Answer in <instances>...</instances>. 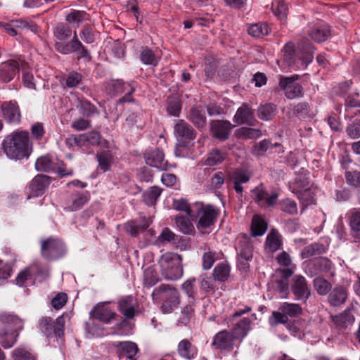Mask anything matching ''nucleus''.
Returning <instances> with one entry per match:
<instances>
[{"mask_svg": "<svg viewBox=\"0 0 360 360\" xmlns=\"http://www.w3.org/2000/svg\"><path fill=\"white\" fill-rule=\"evenodd\" d=\"M7 157L12 160L28 158L32 150L29 134L26 131L15 130L6 136L2 143Z\"/></svg>", "mask_w": 360, "mask_h": 360, "instance_id": "1", "label": "nucleus"}, {"mask_svg": "<svg viewBox=\"0 0 360 360\" xmlns=\"http://www.w3.org/2000/svg\"><path fill=\"white\" fill-rule=\"evenodd\" d=\"M314 48L310 43L303 41L295 49L293 44L288 43L283 49V62L294 70L307 67L313 58Z\"/></svg>", "mask_w": 360, "mask_h": 360, "instance_id": "2", "label": "nucleus"}, {"mask_svg": "<svg viewBox=\"0 0 360 360\" xmlns=\"http://www.w3.org/2000/svg\"><path fill=\"white\" fill-rule=\"evenodd\" d=\"M1 321L4 323L0 331V344L6 349L11 348L16 342L18 331L22 328V321L15 315L1 314Z\"/></svg>", "mask_w": 360, "mask_h": 360, "instance_id": "3", "label": "nucleus"}, {"mask_svg": "<svg viewBox=\"0 0 360 360\" xmlns=\"http://www.w3.org/2000/svg\"><path fill=\"white\" fill-rule=\"evenodd\" d=\"M182 259L180 255L173 252L163 254L159 264L163 276L167 280H176L183 276Z\"/></svg>", "mask_w": 360, "mask_h": 360, "instance_id": "4", "label": "nucleus"}, {"mask_svg": "<svg viewBox=\"0 0 360 360\" xmlns=\"http://www.w3.org/2000/svg\"><path fill=\"white\" fill-rule=\"evenodd\" d=\"M159 296L165 299L161 306V310L165 314L172 312L180 303L179 293L172 285L162 284L155 288L152 293L153 299L156 300Z\"/></svg>", "mask_w": 360, "mask_h": 360, "instance_id": "5", "label": "nucleus"}, {"mask_svg": "<svg viewBox=\"0 0 360 360\" xmlns=\"http://www.w3.org/2000/svg\"><path fill=\"white\" fill-rule=\"evenodd\" d=\"M302 312V309L300 304L295 303L283 302L278 311L272 312L269 318V323L271 326H276L278 324H286L289 318H295L299 316Z\"/></svg>", "mask_w": 360, "mask_h": 360, "instance_id": "6", "label": "nucleus"}, {"mask_svg": "<svg viewBox=\"0 0 360 360\" xmlns=\"http://www.w3.org/2000/svg\"><path fill=\"white\" fill-rule=\"evenodd\" d=\"M194 207L198 218L196 225L198 229L202 233H210L211 227L217 217L218 211L213 206L204 205L200 203H196Z\"/></svg>", "mask_w": 360, "mask_h": 360, "instance_id": "7", "label": "nucleus"}, {"mask_svg": "<svg viewBox=\"0 0 360 360\" xmlns=\"http://www.w3.org/2000/svg\"><path fill=\"white\" fill-rule=\"evenodd\" d=\"M238 250V267L240 270L247 271L249 269L248 261L252 257V246L250 238L247 236L238 238L236 246Z\"/></svg>", "mask_w": 360, "mask_h": 360, "instance_id": "8", "label": "nucleus"}, {"mask_svg": "<svg viewBox=\"0 0 360 360\" xmlns=\"http://www.w3.org/2000/svg\"><path fill=\"white\" fill-rule=\"evenodd\" d=\"M298 78L297 75L291 77L280 76L278 86L288 98L294 99L302 96V86L296 82Z\"/></svg>", "mask_w": 360, "mask_h": 360, "instance_id": "9", "label": "nucleus"}, {"mask_svg": "<svg viewBox=\"0 0 360 360\" xmlns=\"http://www.w3.org/2000/svg\"><path fill=\"white\" fill-rule=\"evenodd\" d=\"M41 254L47 259H57L65 252L64 244L59 240L49 238L41 242Z\"/></svg>", "mask_w": 360, "mask_h": 360, "instance_id": "10", "label": "nucleus"}, {"mask_svg": "<svg viewBox=\"0 0 360 360\" xmlns=\"http://www.w3.org/2000/svg\"><path fill=\"white\" fill-rule=\"evenodd\" d=\"M1 112L3 118L7 123L18 124L20 122V110L15 101L3 102L1 104Z\"/></svg>", "mask_w": 360, "mask_h": 360, "instance_id": "11", "label": "nucleus"}, {"mask_svg": "<svg viewBox=\"0 0 360 360\" xmlns=\"http://www.w3.org/2000/svg\"><path fill=\"white\" fill-rule=\"evenodd\" d=\"M252 193V198L261 207L274 206L278 198L276 192L269 193L262 185L253 189Z\"/></svg>", "mask_w": 360, "mask_h": 360, "instance_id": "12", "label": "nucleus"}, {"mask_svg": "<svg viewBox=\"0 0 360 360\" xmlns=\"http://www.w3.org/2000/svg\"><path fill=\"white\" fill-rule=\"evenodd\" d=\"M291 290L297 300H306L311 295V290L307 280L302 275H295L292 278Z\"/></svg>", "mask_w": 360, "mask_h": 360, "instance_id": "13", "label": "nucleus"}, {"mask_svg": "<svg viewBox=\"0 0 360 360\" xmlns=\"http://www.w3.org/2000/svg\"><path fill=\"white\" fill-rule=\"evenodd\" d=\"M90 316L93 319L108 323L115 318V312L108 303H100L90 311Z\"/></svg>", "mask_w": 360, "mask_h": 360, "instance_id": "14", "label": "nucleus"}, {"mask_svg": "<svg viewBox=\"0 0 360 360\" xmlns=\"http://www.w3.org/2000/svg\"><path fill=\"white\" fill-rule=\"evenodd\" d=\"M50 184V179L48 176L44 174L37 175L30 182L29 188L30 195L27 198L32 196L37 197L42 195Z\"/></svg>", "mask_w": 360, "mask_h": 360, "instance_id": "15", "label": "nucleus"}, {"mask_svg": "<svg viewBox=\"0 0 360 360\" xmlns=\"http://www.w3.org/2000/svg\"><path fill=\"white\" fill-rule=\"evenodd\" d=\"M146 162L148 165L160 170L169 169V165L167 161L165 160L164 153L159 149H154L147 153L146 155Z\"/></svg>", "mask_w": 360, "mask_h": 360, "instance_id": "16", "label": "nucleus"}, {"mask_svg": "<svg viewBox=\"0 0 360 360\" xmlns=\"http://www.w3.org/2000/svg\"><path fill=\"white\" fill-rule=\"evenodd\" d=\"M23 68L21 61H8L0 67V79L8 82L18 72L20 68Z\"/></svg>", "mask_w": 360, "mask_h": 360, "instance_id": "17", "label": "nucleus"}, {"mask_svg": "<svg viewBox=\"0 0 360 360\" xmlns=\"http://www.w3.org/2000/svg\"><path fill=\"white\" fill-rule=\"evenodd\" d=\"M276 261L280 266L285 267L280 270L282 276L289 278L295 273L296 265L292 263V258L288 252L283 251L279 253L276 257Z\"/></svg>", "mask_w": 360, "mask_h": 360, "instance_id": "18", "label": "nucleus"}, {"mask_svg": "<svg viewBox=\"0 0 360 360\" xmlns=\"http://www.w3.org/2000/svg\"><path fill=\"white\" fill-rule=\"evenodd\" d=\"M235 339L233 333L222 330L215 335L212 345L219 349H228L232 347Z\"/></svg>", "mask_w": 360, "mask_h": 360, "instance_id": "19", "label": "nucleus"}, {"mask_svg": "<svg viewBox=\"0 0 360 360\" xmlns=\"http://www.w3.org/2000/svg\"><path fill=\"white\" fill-rule=\"evenodd\" d=\"M174 134L182 141L193 140L195 137V134L192 127L183 120H178L175 124Z\"/></svg>", "mask_w": 360, "mask_h": 360, "instance_id": "20", "label": "nucleus"}, {"mask_svg": "<svg viewBox=\"0 0 360 360\" xmlns=\"http://www.w3.org/2000/svg\"><path fill=\"white\" fill-rule=\"evenodd\" d=\"M232 125L229 121L216 120L212 124V130L214 137L220 140L229 138Z\"/></svg>", "mask_w": 360, "mask_h": 360, "instance_id": "21", "label": "nucleus"}, {"mask_svg": "<svg viewBox=\"0 0 360 360\" xmlns=\"http://www.w3.org/2000/svg\"><path fill=\"white\" fill-rule=\"evenodd\" d=\"M136 304V300L133 296H127L120 300L118 307L126 318L132 319L137 313L135 309Z\"/></svg>", "mask_w": 360, "mask_h": 360, "instance_id": "22", "label": "nucleus"}, {"mask_svg": "<svg viewBox=\"0 0 360 360\" xmlns=\"http://www.w3.org/2000/svg\"><path fill=\"white\" fill-rule=\"evenodd\" d=\"M120 355L132 359L137 354L139 349L135 342L131 341L118 342L114 343Z\"/></svg>", "mask_w": 360, "mask_h": 360, "instance_id": "23", "label": "nucleus"}, {"mask_svg": "<svg viewBox=\"0 0 360 360\" xmlns=\"http://www.w3.org/2000/svg\"><path fill=\"white\" fill-rule=\"evenodd\" d=\"M89 200V194L87 192L74 193L70 197L67 209L70 211H75L81 208Z\"/></svg>", "mask_w": 360, "mask_h": 360, "instance_id": "24", "label": "nucleus"}, {"mask_svg": "<svg viewBox=\"0 0 360 360\" xmlns=\"http://www.w3.org/2000/svg\"><path fill=\"white\" fill-rule=\"evenodd\" d=\"M151 221L150 219L146 217L141 219L140 221H131L125 224V230L132 236H136L139 233L146 230Z\"/></svg>", "mask_w": 360, "mask_h": 360, "instance_id": "25", "label": "nucleus"}, {"mask_svg": "<svg viewBox=\"0 0 360 360\" xmlns=\"http://www.w3.org/2000/svg\"><path fill=\"white\" fill-rule=\"evenodd\" d=\"M230 179L233 184V188L236 192L241 194L243 191V188L241 184L249 181L250 174L246 171L236 169L230 174Z\"/></svg>", "mask_w": 360, "mask_h": 360, "instance_id": "26", "label": "nucleus"}, {"mask_svg": "<svg viewBox=\"0 0 360 360\" xmlns=\"http://www.w3.org/2000/svg\"><path fill=\"white\" fill-rule=\"evenodd\" d=\"M347 298V292L345 287L338 285L334 288L328 295V302L336 307L345 303Z\"/></svg>", "mask_w": 360, "mask_h": 360, "instance_id": "27", "label": "nucleus"}, {"mask_svg": "<svg viewBox=\"0 0 360 360\" xmlns=\"http://www.w3.org/2000/svg\"><path fill=\"white\" fill-rule=\"evenodd\" d=\"M253 120V111L245 104L237 110L233 117V121L238 124H251Z\"/></svg>", "mask_w": 360, "mask_h": 360, "instance_id": "28", "label": "nucleus"}, {"mask_svg": "<svg viewBox=\"0 0 360 360\" xmlns=\"http://www.w3.org/2000/svg\"><path fill=\"white\" fill-rule=\"evenodd\" d=\"M282 245V237L278 231L272 229L266 236L265 249L269 252L278 250Z\"/></svg>", "mask_w": 360, "mask_h": 360, "instance_id": "29", "label": "nucleus"}, {"mask_svg": "<svg viewBox=\"0 0 360 360\" xmlns=\"http://www.w3.org/2000/svg\"><path fill=\"white\" fill-rule=\"evenodd\" d=\"M332 320L336 326L341 328H346L353 324L354 317L349 310H345L338 315L333 316Z\"/></svg>", "mask_w": 360, "mask_h": 360, "instance_id": "30", "label": "nucleus"}, {"mask_svg": "<svg viewBox=\"0 0 360 360\" xmlns=\"http://www.w3.org/2000/svg\"><path fill=\"white\" fill-rule=\"evenodd\" d=\"M267 229V224L260 216L253 217L251 223V235L254 237L264 235Z\"/></svg>", "mask_w": 360, "mask_h": 360, "instance_id": "31", "label": "nucleus"}, {"mask_svg": "<svg viewBox=\"0 0 360 360\" xmlns=\"http://www.w3.org/2000/svg\"><path fill=\"white\" fill-rule=\"evenodd\" d=\"M178 352L181 356L191 359L196 355L197 350L188 340H183L179 343Z\"/></svg>", "mask_w": 360, "mask_h": 360, "instance_id": "32", "label": "nucleus"}, {"mask_svg": "<svg viewBox=\"0 0 360 360\" xmlns=\"http://www.w3.org/2000/svg\"><path fill=\"white\" fill-rule=\"evenodd\" d=\"M250 329V320L244 318L238 322L233 328V334L236 339L242 340Z\"/></svg>", "mask_w": 360, "mask_h": 360, "instance_id": "33", "label": "nucleus"}, {"mask_svg": "<svg viewBox=\"0 0 360 360\" xmlns=\"http://www.w3.org/2000/svg\"><path fill=\"white\" fill-rule=\"evenodd\" d=\"M309 34L314 41L318 43L323 42L328 38L330 29L327 25H321L312 28Z\"/></svg>", "mask_w": 360, "mask_h": 360, "instance_id": "34", "label": "nucleus"}, {"mask_svg": "<svg viewBox=\"0 0 360 360\" xmlns=\"http://www.w3.org/2000/svg\"><path fill=\"white\" fill-rule=\"evenodd\" d=\"M189 119L198 128L203 127L206 123L205 112L200 107H195L191 110Z\"/></svg>", "mask_w": 360, "mask_h": 360, "instance_id": "35", "label": "nucleus"}, {"mask_svg": "<svg viewBox=\"0 0 360 360\" xmlns=\"http://www.w3.org/2000/svg\"><path fill=\"white\" fill-rule=\"evenodd\" d=\"M191 217L177 215L175 218L176 226L184 234H191L194 231V226L190 219Z\"/></svg>", "mask_w": 360, "mask_h": 360, "instance_id": "36", "label": "nucleus"}, {"mask_svg": "<svg viewBox=\"0 0 360 360\" xmlns=\"http://www.w3.org/2000/svg\"><path fill=\"white\" fill-rule=\"evenodd\" d=\"M140 60L143 64L152 66H156L159 62V58L152 50L147 47L141 49Z\"/></svg>", "mask_w": 360, "mask_h": 360, "instance_id": "37", "label": "nucleus"}, {"mask_svg": "<svg viewBox=\"0 0 360 360\" xmlns=\"http://www.w3.org/2000/svg\"><path fill=\"white\" fill-rule=\"evenodd\" d=\"M161 192V189L158 186L150 187L143 194L144 202L148 205H155L158 198L160 197Z\"/></svg>", "mask_w": 360, "mask_h": 360, "instance_id": "38", "label": "nucleus"}, {"mask_svg": "<svg viewBox=\"0 0 360 360\" xmlns=\"http://www.w3.org/2000/svg\"><path fill=\"white\" fill-rule=\"evenodd\" d=\"M276 113V107L271 103L261 105L257 110L258 117L265 121L270 120Z\"/></svg>", "mask_w": 360, "mask_h": 360, "instance_id": "39", "label": "nucleus"}, {"mask_svg": "<svg viewBox=\"0 0 360 360\" xmlns=\"http://www.w3.org/2000/svg\"><path fill=\"white\" fill-rule=\"evenodd\" d=\"M349 224L354 236L360 239V210L350 212Z\"/></svg>", "mask_w": 360, "mask_h": 360, "instance_id": "40", "label": "nucleus"}, {"mask_svg": "<svg viewBox=\"0 0 360 360\" xmlns=\"http://www.w3.org/2000/svg\"><path fill=\"white\" fill-rule=\"evenodd\" d=\"M229 266L226 263L221 262L218 264L214 269L213 276L215 280L224 281L229 278Z\"/></svg>", "mask_w": 360, "mask_h": 360, "instance_id": "41", "label": "nucleus"}, {"mask_svg": "<svg viewBox=\"0 0 360 360\" xmlns=\"http://www.w3.org/2000/svg\"><path fill=\"white\" fill-rule=\"evenodd\" d=\"M236 136L240 139H256L262 136V132L257 129L241 127L236 131Z\"/></svg>", "mask_w": 360, "mask_h": 360, "instance_id": "42", "label": "nucleus"}, {"mask_svg": "<svg viewBox=\"0 0 360 360\" xmlns=\"http://www.w3.org/2000/svg\"><path fill=\"white\" fill-rule=\"evenodd\" d=\"M172 207L174 210L184 212L187 216L193 217L194 212V206L191 207L184 198L174 199L173 200Z\"/></svg>", "mask_w": 360, "mask_h": 360, "instance_id": "43", "label": "nucleus"}, {"mask_svg": "<svg viewBox=\"0 0 360 360\" xmlns=\"http://www.w3.org/2000/svg\"><path fill=\"white\" fill-rule=\"evenodd\" d=\"M195 278H190L186 280L181 285L182 290L187 295L190 303H195V300L196 289L195 288Z\"/></svg>", "mask_w": 360, "mask_h": 360, "instance_id": "44", "label": "nucleus"}, {"mask_svg": "<svg viewBox=\"0 0 360 360\" xmlns=\"http://www.w3.org/2000/svg\"><path fill=\"white\" fill-rule=\"evenodd\" d=\"M86 13L81 11H74L65 17V20L73 27H79V24L85 20Z\"/></svg>", "mask_w": 360, "mask_h": 360, "instance_id": "45", "label": "nucleus"}, {"mask_svg": "<svg viewBox=\"0 0 360 360\" xmlns=\"http://www.w3.org/2000/svg\"><path fill=\"white\" fill-rule=\"evenodd\" d=\"M53 34L58 40L64 41L71 36L72 30L64 23H58L53 30Z\"/></svg>", "mask_w": 360, "mask_h": 360, "instance_id": "46", "label": "nucleus"}, {"mask_svg": "<svg viewBox=\"0 0 360 360\" xmlns=\"http://www.w3.org/2000/svg\"><path fill=\"white\" fill-rule=\"evenodd\" d=\"M313 283L315 290L321 295H326L331 289L330 283L321 277H316Z\"/></svg>", "mask_w": 360, "mask_h": 360, "instance_id": "47", "label": "nucleus"}, {"mask_svg": "<svg viewBox=\"0 0 360 360\" xmlns=\"http://www.w3.org/2000/svg\"><path fill=\"white\" fill-rule=\"evenodd\" d=\"M77 108L79 109L80 112L86 117L91 116L96 110V108L94 107V105H93L89 101L83 98H78Z\"/></svg>", "mask_w": 360, "mask_h": 360, "instance_id": "48", "label": "nucleus"}, {"mask_svg": "<svg viewBox=\"0 0 360 360\" xmlns=\"http://www.w3.org/2000/svg\"><path fill=\"white\" fill-rule=\"evenodd\" d=\"M248 33L252 37H260L269 34V27L265 23H255L249 27Z\"/></svg>", "mask_w": 360, "mask_h": 360, "instance_id": "49", "label": "nucleus"}, {"mask_svg": "<svg viewBox=\"0 0 360 360\" xmlns=\"http://www.w3.org/2000/svg\"><path fill=\"white\" fill-rule=\"evenodd\" d=\"M181 110V103L179 98L172 97L168 99L167 111L169 115L174 117H179Z\"/></svg>", "mask_w": 360, "mask_h": 360, "instance_id": "50", "label": "nucleus"}, {"mask_svg": "<svg viewBox=\"0 0 360 360\" xmlns=\"http://www.w3.org/2000/svg\"><path fill=\"white\" fill-rule=\"evenodd\" d=\"M35 168L37 171L49 172L53 169V162L49 156H41L37 160Z\"/></svg>", "mask_w": 360, "mask_h": 360, "instance_id": "51", "label": "nucleus"}, {"mask_svg": "<svg viewBox=\"0 0 360 360\" xmlns=\"http://www.w3.org/2000/svg\"><path fill=\"white\" fill-rule=\"evenodd\" d=\"M158 281V276L155 269L153 266L146 269L144 271L143 284L147 287L154 285Z\"/></svg>", "mask_w": 360, "mask_h": 360, "instance_id": "52", "label": "nucleus"}, {"mask_svg": "<svg viewBox=\"0 0 360 360\" xmlns=\"http://www.w3.org/2000/svg\"><path fill=\"white\" fill-rule=\"evenodd\" d=\"M224 158V153L218 150H213L209 153L205 163L208 166H215L221 163Z\"/></svg>", "mask_w": 360, "mask_h": 360, "instance_id": "53", "label": "nucleus"}, {"mask_svg": "<svg viewBox=\"0 0 360 360\" xmlns=\"http://www.w3.org/2000/svg\"><path fill=\"white\" fill-rule=\"evenodd\" d=\"M114 86L117 94L123 93L126 89H129L127 95L120 101L122 102H130L131 101L130 94L134 91V89L129 84H124L122 81L118 80L114 84Z\"/></svg>", "mask_w": 360, "mask_h": 360, "instance_id": "54", "label": "nucleus"}, {"mask_svg": "<svg viewBox=\"0 0 360 360\" xmlns=\"http://www.w3.org/2000/svg\"><path fill=\"white\" fill-rule=\"evenodd\" d=\"M345 176L346 182L349 186L353 188L360 187V171H347Z\"/></svg>", "mask_w": 360, "mask_h": 360, "instance_id": "55", "label": "nucleus"}, {"mask_svg": "<svg viewBox=\"0 0 360 360\" xmlns=\"http://www.w3.org/2000/svg\"><path fill=\"white\" fill-rule=\"evenodd\" d=\"M13 360H36V358L24 347L15 348L12 352Z\"/></svg>", "mask_w": 360, "mask_h": 360, "instance_id": "56", "label": "nucleus"}, {"mask_svg": "<svg viewBox=\"0 0 360 360\" xmlns=\"http://www.w3.org/2000/svg\"><path fill=\"white\" fill-rule=\"evenodd\" d=\"M98 161V168L103 172H106L110 169L112 162V156L110 153L103 152L97 155Z\"/></svg>", "mask_w": 360, "mask_h": 360, "instance_id": "57", "label": "nucleus"}, {"mask_svg": "<svg viewBox=\"0 0 360 360\" xmlns=\"http://www.w3.org/2000/svg\"><path fill=\"white\" fill-rule=\"evenodd\" d=\"M288 278L283 277L276 281V290L280 294V297L286 299L288 297Z\"/></svg>", "mask_w": 360, "mask_h": 360, "instance_id": "58", "label": "nucleus"}, {"mask_svg": "<svg viewBox=\"0 0 360 360\" xmlns=\"http://www.w3.org/2000/svg\"><path fill=\"white\" fill-rule=\"evenodd\" d=\"M271 9L274 15L279 19H283L287 15L288 7L284 1H277L272 4Z\"/></svg>", "mask_w": 360, "mask_h": 360, "instance_id": "59", "label": "nucleus"}, {"mask_svg": "<svg viewBox=\"0 0 360 360\" xmlns=\"http://www.w3.org/2000/svg\"><path fill=\"white\" fill-rule=\"evenodd\" d=\"M40 330L48 337L54 335L53 323L49 317H44L39 323Z\"/></svg>", "mask_w": 360, "mask_h": 360, "instance_id": "60", "label": "nucleus"}, {"mask_svg": "<svg viewBox=\"0 0 360 360\" xmlns=\"http://www.w3.org/2000/svg\"><path fill=\"white\" fill-rule=\"evenodd\" d=\"M281 210L283 212L290 214H294L297 212V207L296 202L289 198H285L280 202Z\"/></svg>", "mask_w": 360, "mask_h": 360, "instance_id": "61", "label": "nucleus"}, {"mask_svg": "<svg viewBox=\"0 0 360 360\" xmlns=\"http://www.w3.org/2000/svg\"><path fill=\"white\" fill-rule=\"evenodd\" d=\"M313 264L316 266V270L319 272L328 271L330 270L332 267L331 262L326 257H321L314 260Z\"/></svg>", "mask_w": 360, "mask_h": 360, "instance_id": "62", "label": "nucleus"}, {"mask_svg": "<svg viewBox=\"0 0 360 360\" xmlns=\"http://www.w3.org/2000/svg\"><path fill=\"white\" fill-rule=\"evenodd\" d=\"M217 258V254L214 252H205L202 255V268L205 270L211 269Z\"/></svg>", "mask_w": 360, "mask_h": 360, "instance_id": "63", "label": "nucleus"}, {"mask_svg": "<svg viewBox=\"0 0 360 360\" xmlns=\"http://www.w3.org/2000/svg\"><path fill=\"white\" fill-rule=\"evenodd\" d=\"M345 105L346 108H360V95L352 94L345 98Z\"/></svg>", "mask_w": 360, "mask_h": 360, "instance_id": "64", "label": "nucleus"}]
</instances>
